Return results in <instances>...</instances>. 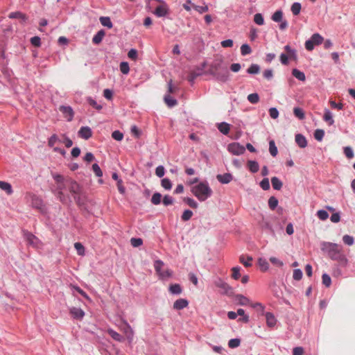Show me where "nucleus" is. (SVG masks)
<instances>
[{"mask_svg":"<svg viewBox=\"0 0 355 355\" xmlns=\"http://www.w3.org/2000/svg\"><path fill=\"white\" fill-rule=\"evenodd\" d=\"M321 250L327 253L330 259L338 261L340 266H347V259L343 252L342 246L334 243L324 241L321 243Z\"/></svg>","mask_w":355,"mask_h":355,"instance_id":"1","label":"nucleus"},{"mask_svg":"<svg viewBox=\"0 0 355 355\" xmlns=\"http://www.w3.org/2000/svg\"><path fill=\"white\" fill-rule=\"evenodd\" d=\"M53 177L56 183V187L53 190V192L57 198L62 203L71 202L69 196L65 195L63 191L64 189L68 188L67 178H64L60 174H55Z\"/></svg>","mask_w":355,"mask_h":355,"instance_id":"2","label":"nucleus"},{"mask_svg":"<svg viewBox=\"0 0 355 355\" xmlns=\"http://www.w3.org/2000/svg\"><path fill=\"white\" fill-rule=\"evenodd\" d=\"M191 191L200 201L206 200L212 194V190L207 182H201L193 186Z\"/></svg>","mask_w":355,"mask_h":355,"instance_id":"3","label":"nucleus"},{"mask_svg":"<svg viewBox=\"0 0 355 355\" xmlns=\"http://www.w3.org/2000/svg\"><path fill=\"white\" fill-rule=\"evenodd\" d=\"M216 63L212 64L211 73L220 82H226L229 79V71L227 68L217 67Z\"/></svg>","mask_w":355,"mask_h":355,"instance_id":"4","label":"nucleus"},{"mask_svg":"<svg viewBox=\"0 0 355 355\" xmlns=\"http://www.w3.org/2000/svg\"><path fill=\"white\" fill-rule=\"evenodd\" d=\"M67 182L69 192L72 194L76 202L79 203L80 198L78 197V196L81 193L80 186L77 183V182L70 178H67Z\"/></svg>","mask_w":355,"mask_h":355,"instance_id":"5","label":"nucleus"},{"mask_svg":"<svg viewBox=\"0 0 355 355\" xmlns=\"http://www.w3.org/2000/svg\"><path fill=\"white\" fill-rule=\"evenodd\" d=\"M227 150L233 155H240L244 153L245 149L239 143H232L227 146Z\"/></svg>","mask_w":355,"mask_h":355,"instance_id":"6","label":"nucleus"},{"mask_svg":"<svg viewBox=\"0 0 355 355\" xmlns=\"http://www.w3.org/2000/svg\"><path fill=\"white\" fill-rule=\"evenodd\" d=\"M216 287L220 288V293L228 295L232 293V287L221 279H218L214 282Z\"/></svg>","mask_w":355,"mask_h":355,"instance_id":"7","label":"nucleus"},{"mask_svg":"<svg viewBox=\"0 0 355 355\" xmlns=\"http://www.w3.org/2000/svg\"><path fill=\"white\" fill-rule=\"evenodd\" d=\"M60 111L62 113L64 117L68 121H72L74 112L71 107L70 106H65V105H61L59 107Z\"/></svg>","mask_w":355,"mask_h":355,"instance_id":"8","label":"nucleus"},{"mask_svg":"<svg viewBox=\"0 0 355 355\" xmlns=\"http://www.w3.org/2000/svg\"><path fill=\"white\" fill-rule=\"evenodd\" d=\"M24 236L29 245L36 248L39 246V239L32 233L29 232H24Z\"/></svg>","mask_w":355,"mask_h":355,"instance_id":"9","label":"nucleus"},{"mask_svg":"<svg viewBox=\"0 0 355 355\" xmlns=\"http://www.w3.org/2000/svg\"><path fill=\"white\" fill-rule=\"evenodd\" d=\"M69 313L73 319L82 320L85 316V312L80 308L71 307L69 309Z\"/></svg>","mask_w":355,"mask_h":355,"instance_id":"10","label":"nucleus"},{"mask_svg":"<svg viewBox=\"0 0 355 355\" xmlns=\"http://www.w3.org/2000/svg\"><path fill=\"white\" fill-rule=\"evenodd\" d=\"M259 225L263 230L268 231L270 234H272L274 236H275V230L273 229V227L269 220L263 218L261 221L259 222Z\"/></svg>","mask_w":355,"mask_h":355,"instance_id":"11","label":"nucleus"},{"mask_svg":"<svg viewBox=\"0 0 355 355\" xmlns=\"http://www.w3.org/2000/svg\"><path fill=\"white\" fill-rule=\"evenodd\" d=\"M79 136L85 139H89L92 135V132L90 128L87 126L82 127L78 131Z\"/></svg>","mask_w":355,"mask_h":355,"instance_id":"12","label":"nucleus"},{"mask_svg":"<svg viewBox=\"0 0 355 355\" xmlns=\"http://www.w3.org/2000/svg\"><path fill=\"white\" fill-rule=\"evenodd\" d=\"M189 305V302L186 299L180 298L173 303V309L175 310H182Z\"/></svg>","mask_w":355,"mask_h":355,"instance_id":"13","label":"nucleus"},{"mask_svg":"<svg viewBox=\"0 0 355 355\" xmlns=\"http://www.w3.org/2000/svg\"><path fill=\"white\" fill-rule=\"evenodd\" d=\"M31 204L33 207L38 209H42L44 207L42 198L35 195H33L31 197Z\"/></svg>","mask_w":355,"mask_h":355,"instance_id":"14","label":"nucleus"},{"mask_svg":"<svg viewBox=\"0 0 355 355\" xmlns=\"http://www.w3.org/2000/svg\"><path fill=\"white\" fill-rule=\"evenodd\" d=\"M216 178L222 184H228L232 180L233 177L232 174L227 173L217 175Z\"/></svg>","mask_w":355,"mask_h":355,"instance_id":"15","label":"nucleus"},{"mask_svg":"<svg viewBox=\"0 0 355 355\" xmlns=\"http://www.w3.org/2000/svg\"><path fill=\"white\" fill-rule=\"evenodd\" d=\"M266 324L269 327H274L276 325L277 320L275 315L270 312H266L265 314Z\"/></svg>","mask_w":355,"mask_h":355,"instance_id":"16","label":"nucleus"},{"mask_svg":"<svg viewBox=\"0 0 355 355\" xmlns=\"http://www.w3.org/2000/svg\"><path fill=\"white\" fill-rule=\"evenodd\" d=\"M295 140L300 148H304L307 146L306 139L302 134H297Z\"/></svg>","mask_w":355,"mask_h":355,"instance_id":"17","label":"nucleus"},{"mask_svg":"<svg viewBox=\"0 0 355 355\" xmlns=\"http://www.w3.org/2000/svg\"><path fill=\"white\" fill-rule=\"evenodd\" d=\"M105 35V32L104 30L98 31L97 33L93 37L92 42L95 44H100L102 42Z\"/></svg>","mask_w":355,"mask_h":355,"instance_id":"18","label":"nucleus"},{"mask_svg":"<svg viewBox=\"0 0 355 355\" xmlns=\"http://www.w3.org/2000/svg\"><path fill=\"white\" fill-rule=\"evenodd\" d=\"M168 290L170 293L173 295H180L182 292V287L178 284L170 285Z\"/></svg>","mask_w":355,"mask_h":355,"instance_id":"19","label":"nucleus"},{"mask_svg":"<svg viewBox=\"0 0 355 355\" xmlns=\"http://www.w3.org/2000/svg\"><path fill=\"white\" fill-rule=\"evenodd\" d=\"M0 189L5 191L8 195L12 194L13 192L11 184L6 182L0 181Z\"/></svg>","mask_w":355,"mask_h":355,"instance_id":"20","label":"nucleus"},{"mask_svg":"<svg viewBox=\"0 0 355 355\" xmlns=\"http://www.w3.org/2000/svg\"><path fill=\"white\" fill-rule=\"evenodd\" d=\"M8 17L10 19H20L23 21L27 19L26 15L19 11L10 12L8 15Z\"/></svg>","mask_w":355,"mask_h":355,"instance_id":"21","label":"nucleus"},{"mask_svg":"<svg viewBox=\"0 0 355 355\" xmlns=\"http://www.w3.org/2000/svg\"><path fill=\"white\" fill-rule=\"evenodd\" d=\"M323 119L324 121L327 122L329 125H333L334 123V120L333 119L332 114L328 109H325V110H324V114L323 116Z\"/></svg>","mask_w":355,"mask_h":355,"instance_id":"22","label":"nucleus"},{"mask_svg":"<svg viewBox=\"0 0 355 355\" xmlns=\"http://www.w3.org/2000/svg\"><path fill=\"white\" fill-rule=\"evenodd\" d=\"M239 261L245 267L248 268L252 266V258L250 256L245 257L244 255H241L239 257Z\"/></svg>","mask_w":355,"mask_h":355,"instance_id":"23","label":"nucleus"},{"mask_svg":"<svg viewBox=\"0 0 355 355\" xmlns=\"http://www.w3.org/2000/svg\"><path fill=\"white\" fill-rule=\"evenodd\" d=\"M218 128L221 133L227 135L230 130V125L225 122H223L218 124Z\"/></svg>","mask_w":355,"mask_h":355,"instance_id":"24","label":"nucleus"},{"mask_svg":"<svg viewBox=\"0 0 355 355\" xmlns=\"http://www.w3.org/2000/svg\"><path fill=\"white\" fill-rule=\"evenodd\" d=\"M272 186L275 190H280L282 187V182L277 177H272L271 178Z\"/></svg>","mask_w":355,"mask_h":355,"instance_id":"25","label":"nucleus"},{"mask_svg":"<svg viewBox=\"0 0 355 355\" xmlns=\"http://www.w3.org/2000/svg\"><path fill=\"white\" fill-rule=\"evenodd\" d=\"M292 75L296 78L297 79H298L299 80H301V81H304L306 80V76H305V74L304 73V72L297 69H293V71H292Z\"/></svg>","mask_w":355,"mask_h":355,"instance_id":"26","label":"nucleus"},{"mask_svg":"<svg viewBox=\"0 0 355 355\" xmlns=\"http://www.w3.org/2000/svg\"><path fill=\"white\" fill-rule=\"evenodd\" d=\"M164 100L166 104L170 107L176 105L178 103V101L175 98L171 97L169 94L165 95Z\"/></svg>","mask_w":355,"mask_h":355,"instance_id":"27","label":"nucleus"},{"mask_svg":"<svg viewBox=\"0 0 355 355\" xmlns=\"http://www.w3.org/2000/svg\"><path fill=\"white\" fill-rule=\"evenodd\" d=\"M248 166L252 173H257L259 169V164L256 161L250 160L248 162Z\"/></svg>","mask_w":355,"mask_h":355,"instance_id":"28","label":"nucleus"},{"mask_svg":"<svg viewBox=\"0 0 355 355\" xmlns=\"http://www.w3.org/2000/svg\"><path fill=\"white\" fill-rule=\"evenodd\" d=\"M258 264L261 270L263 272L267 271L269 268V263L266 259L259 258L258 259Z\"/></svg>","mask_w":355,"mask_h":355,"instance_id":"29","label":"nucleus"},{"mask_svg":"<svg viewBox=\"0 0 355 355\" xmlns=\"http://www.w3.org/2000/svg\"><path fill=\"white\" fill-rule=\"evenodd\" d=\"M100 22L103 26H106L108 28H112L113 26L112 22L109 17H101Z\"/></svg>","mask_w":355,"mask_h":355,"instance_id":"30","label":"nucleus"},{"mask_svg":"<svg viewBox=\"0 0 355 355\" xmlns=\"http://www.w3.org/2000/svg\"><path fill=\"white\" fill-rule=\"evenodd\" d=\"M302 9V6L300 3L295 2L292 4L291 10L292 13L297 16L300 14Z\"/></svg>","mask_w":355,"mask_h":355,"instance_id":"31","label":"nucleus"},{"mask_svg":"<svg viewBox=\"0 0 355 355\" xmlns=\"http://www.w3.org/2000/svg\"><path fill=\"white\" fill-rule=\"evenodd\" d=\"M236 300L238 301V304L242 306L247 305L250 302L248 298L240 294L236 295Z\"/></svg>","mask_w":355,"mask_h":355,"instance_id":"32","label":"nucleus"},{"mask_svg":"<svg viewBox=\"0 0 355 355\" xmlns=\"http://www.w3.org/2000/svg\"><path fill=\"white\" fill-rule=\"evenodd\" d=\"M107 332H108L109 335L115 340L119 341V342H121L123 340V336L121 334H119V333H117L116 331H115L112 329H109Z\"/></svg>","mask_w":355,"mask_h":355,"instance_id":"33","label":"nucleus"},{"mask_svg":"<svg viewBox=\"0 0 355 355\" xmlns=\"http://www.w3.org/2000/svg\"><path fill=\"white\" fill-rule=\"evenodd\" d=\"M284 49L286 51V53L288 54L290 59L296 60L297 54H296V51L295 49H291V47L289 45L285 46Z\"/></svg>","mask_w":355,"mask_h":355,"instance_id":"34","label":"nucleus"},{"mask_svg":"<svg viewBox=\"0 0 355 355\" xmlns=\"http://www.w3.org/2000/svg\"><path fill=\"white\" fill-rule=\"evenodd\" d=\"M294 115L300 120H302L305 117L304 112L300 107H295L293 109Z\"/></svg>","mask_w":355,"mask_h":355,"instance_id":"35","label":"nucleus"},{"mask_svg":"<svg viewBox=\"0 0 355 355\" xmlns=\"http://www.w3.org/2000/svg\"><path fill=\"white\" fill-rule=\"evenodd\" d=\"M269 151L272 157H275L278 153L277 148L273 140L269 141Z\"/></svg>","mask_w":355,"mask_h":355,"instance_id":"36","label":"nucleus"},{"mask_svg":"<svg viewBox=\"0 0 355 355\" xmlns=\"http://www.w3.org/2000/svg\"><path fill=\"white\" fill-rule=\"evenodd\" d=\"M278 205V200L275 196H271L268 199V207L271 210H274Z\"/></svg>","mask_w":355,"mask_h":355,"instance_id":"37","label":"nucleus"},{"mask_svg":"<svg viewBox=\"0 0 355 355\" xmlns=\"http://www.w3.org/2000/svg\"><path fill=\"white\" fill-rule=\"evenodd\" d=\"M260 67L257 64H252L247 69V72L250 74H257L259 72Z\"/></svg>","mask_w":355,"mask_h":355,"instance_id":"38","label":"nucleus"},{"mask_svg":"<svg viewBox=\"0 0 355 355\" xmlns=\"http://www.w3.org/2000/svg\"><path fill=\"white\" fill-rule=\"evenodd\" d=\"M237 315L243 316L242 318H239V321H242L245 323H248L249 322V316L247 315H245V311L243 309H239L237 310Z\"/></svg>","mask_w":355,"mask_h":355,"instance_id":"39","label":"nucleus"},{"mask_svg":"<svg viewBox=\"0 0 355 355\" xmlns=\"http://www.w3.org/2000/svg\"><path fill=\"white\" fill-rule=\"evenodd\" d=\"M311 39L315 45H319L323 42V37L318 33H314Z\"/></svg>","mask_w":355,"mask_h":355,"instance_id":"40","label":"nucleus"},{"mask_svg":"<svg viewBox=\"0 0 355 355\" xmlns=\"http://www.w3.org/2000/svg\"><path fill=\"white\" fill-rule=\"evenodd\" d=\"M184 202H186L190 207L193 209H196L198 206V204L196 201H195L193 198H184Z\"/></svg>","mask_w":355,"mask_h":355,"instance_id":"41","label":"nucleus"},{"mask_svg":"<svg viewBox=\"0 0 355 355\" xmlns=\"http://www.w3.org/2000/svg\"><path fill=\"white\" fill-rule=\"evenodd\" d=\"M282 18L283 12L282 10H277L276 12H274V14L272 16V19L276 22L282 21Z\"/></svg>","mask_w":355,"mask_h":355,"instance_id":"42","label":"nucleus"},{"mask_svg":"<svg viewBox=\"0 0 355 355\" xmlns=\"http://www.w3.org/2000/svg\"><path fill=\"white\" fill-rule=\"evenodd\" d=\"M241 344V340L239 338H232L228 342V347L230 348L238 347Z\"/></svg>","mask_w":355,"mask_h":355,"instance_id":"43","label":"nucleus"},{"mask_svg":"<svg viewBox=\"0 0 355 355\" xmlns=\"http://www.w3.org/2000/svg\"><path fill=\"white\" fill-rule=\"evenodd\" d=\"M163 266H164V263L161 260H157L154 263V267H155V271L157 272L159 276L160 275V273L162 272Z\"/></svg>","mask_w":355,"mask_h":355,"instance_id":"44","label":"nucleus"},{"mask_svg":"<svg viewBox=\"0 0 355 355\" xmlns=\"http://www.w3.org/2000/svg\"><path fill=\"white\" fill-rule=\"evenodd\" d=\"M324 135V132L322 129H317L314 132V138L319 141H321L322 140Z\"/></svg>","mask_w":355,"mask_h":355,"instance_id":"45","label":"nucleus"},{"mask_svg":"<svg viewBox=\"0 0 355 355\" xmlns=\"http://www.w3.org/2000/svg\"><path fill=\"white\" fill-rule=\"evenodd\" d=\"M322 284L327 288L329 287L331 284V277L329 275H327L326 273L322 275Z\"/></svg>","mask_w":355,"mask_h":355,"instance_id":"46","label":"nucleus"},{"mask_svg":"<svg viewBox=\"0 0 355 355\" xmlns=\"http://www.w3.org/2000/svg\"><path fill=\"white\" fill-rule=\"evenodd\" d=\"M162 195L159 193H155L151 198V202L153 205H159L161 202Z\"/></svg>","mask_w":355,"mask_h":355,"instance_id":"47","label":"nucleus"},{"mask_svg":"<svg viewBox=\"0 0 355 355\" xmlns=\"http://www.w3.org/2000/svg\"><path fill=\"white\" fill-rule=\"evenodd\" d=\"M251 52H252V49L248 44H244L241 46V53L242 55H248V54L251 53Z\"/></svg>","mask_w":355,"mask_h":355,"instance_id":"48","label":"nucleus"},{"mask_svg":"<svg viewBox=\"0 0 355 355\" xmlns=\"http://www.w3.org/2000/svg\"><path fill=\"white\" fill-rule=\"evenodd\" d=\"M88 103L93 107L94 108L96 109L97 110H101L102 109V105L98 104L94 99H93L91 97H89L87 98Z\"/></svg>","mask_w":355,"mask_h":355,"instance_id":"49","label":"nucleus"},{"mask_svg":"<svg viewBox=\"0 0 355 355\" xmlns=\"http://www.w3.org/2000/svg\"><path fill=\"white\" fill-rule=\"evenodd\" d=\"M248 100L251 103L255 104L259 102V96L258 94H257V93L250 94L248 96Z\"/></svg>","mask_w":355,"mask_h":355,"instance_id":"50","label":"nucleus"},{"mask_svg":"<svg viewBox=\"0 0 355 355\" xmlns=\"http://www.w3.org/2000/svg\"><path fill=\"white\" fill-rule=\"evenodd\" d=\"M162 187H164L166 190H170L172 187V183L171 180L168 178H164L161 181Z\"/></svg>","mask_w":355,"mask_h":355,"instance_id":"51","label":"nucleus"},{"mask_svg":"<svg viewBox=\"0 0 355 355\" xmlns=\"http://www.w3.org/2000/svg\"><path fill=\"white\" fill-rule=\"evenodd\" d=\"M192 216H193V212L189 209H187L183 212V214L181 216V218L183 221H187L191 219Z\"/></svg>","mask_w":355,"mask_h":355,"instance_id":"52","label":"nucleus"},{"mask_svg":"<svg viewBox=\"0 0 355 355\" xmlns=\"http://www.w3.org/2000/svg\"><path fill=\"white\" fill-rule=\"evenodd\" d=\"M241 268L239 266L234 267L232 268V277L234 279H239L241 277L240 274Z\"/></svg>","mask_w":355,"mask_h":355,"instance_id":"53","label":"nucleus"},{"mask_svg":"<svg viewBox=\"0 0 355 355\" xmlns=\"http://www.w3.org/2000/svg\"><path fill=\"white\" fill-rule=\"evenodd\" d=\"M317 216L320 220H325L328 218L329 214L325 210L320 209L318 211Z\"/></svg>","mask_w":355,"mask_h":355,"instance_id":"54","label":"nucleus"},{"mask_svg":"<svg viewBox=\"0 0 355 355\" xmlns=\"http://www.w3.org/2000/svg\"><path fill=\"white\" fill-rule=\"evenodd\" d=\"M254 21L258 25H263L264 19L261 14L257 13L254 16Z\"/></svg>","mask_w":355,"mask_h":355,"instance_id":"55","label":"nucleus"},{"mask_svg":"<svg viewBox=\"0 0 355 355\" xmlns=\"http://www.w3.org/2000/svg\"><path fill=\"white\" fill-rule=\"evenodd\" d=\"M120 70L122 73L127 74L130 71V67L128 62H122L120 64Z\"/></svg>","mask_w":355,"mask_h":355,"instance_id":"56","label":"nucleus"},{"mask_svg":"<svg viewBox=\"0 0 355 355\" xmlns=\"http://www.w3.org/2000/svg\"><path fill=\"white\" fill-rule=\"evenodd\" d=\"M74 248L77 250V252L79 255L85 254V248L80 243H75Z\"/></svg>","mask_w":355,"mask_h":355,"instance_id":"57","label":"nucleus"},{"mask_svg":"<svg viewBox=\"0 0 355 355\" xmlns=\"http://www.w3.org/2000/svg\"><path fill=\"white\" fill-rule=\"evenodd\" d=\"M260 187L265 191L268 190L270 189L268 178H263L260 182Z\"/></svg>","mask_w":355,"mask_h":355,"instance_id":"58","label":"nucleus"},{"mask_svg":"<svg viewBox=\"0 0 355 355\" xmlns=\"http://www.w3.org/2000/svg\"><path fill=\"white\" fill-rule=\"evenodd\" d=\"M112 137L116 141H121L123 138V135L119 130H115L112 132Z\"/></svg>","mask_w":355,"mask_h":355,"instance_id":"59","label":"nucleus"},{"mask_svg":"<svg viewBox=\"0 0 355 355\" xmlns=\"http://www.w3.org/2000/svg\"><path fill=\"white\" fill-rule=\"evenodd\" d=\"M130 243L133 247H139L142 245L143 241L140 238H132Z\"/></svg>","mask_w":355,"mask_h":355,"instance_id":"60","label":"nucleus"},{"mask_svg":"<svg viewBox=\"0 0 355 355\" xmlns=\"http://www.w3.org/2000/svg\"><path fill=\"white\" fill-rule=\"evenodd\" d=\"M31 43L33 46L39 47L41 46V40L38 36H34L31 39Z\"/></svg>","mask_w":355,"mask_h":355,"instance_id":"61","label":"nucleus"},{"mask_svg":"<svg viewBox=\"0 0 355 355\" xmlns=\"http://www.w3.org/2000/svg\"><path fill=\"white\" fill-rule=\"evenodd\" d=\"M59 141V138L58 137L54 134L49 139V141H48V145L50 146V147H53L56 142H58Z\"/></svg>","mask_w":355,"mask_h":355,"instance_id":"62","label":"nucleus"},{"mask_svg":"<svg viewBox=\"0 0 355 355\" xmlns=\"http://www.w3.org/2000/svg\"><path fill=\"white\" fill-rule=\"evenodd\" d=\"M293 277L295 280L299 281L302 278V272L300 269L293 270Z\"/></svg>","mask_w":355,"mask_h":355,"instance_id":"63","label":"nucleus"},{"mask_svg":"<svg viewBox=\"0 0 355 355\" xmlns=\"http://www.w3.org/2000/svg\"><path fill=\"white\" fill-rule=\"evenodd\" d=\"M128 56L130 59L136 60L138 56L137 51L135 49H130L128 53Z\"/></svg>","mask_w":355,"mask_h":355,"instance_id":"64","label":"nucleus"}]
</instances>
